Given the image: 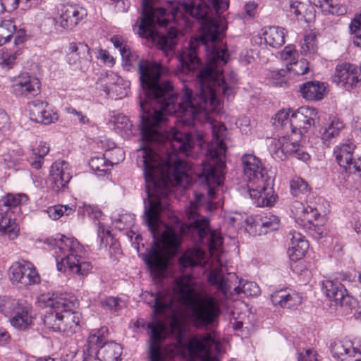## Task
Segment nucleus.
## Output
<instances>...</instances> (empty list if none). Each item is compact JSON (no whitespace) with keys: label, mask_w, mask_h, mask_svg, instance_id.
<instances>
[{"label":"nucleus","mask_w":361,"mask_h":361,"mask_svg":"<svg viewBox=\"0 0 361 361\" xmlns=\"http://www.w3.org/2000/svg\"><path fill=\"white\" fill-rule=\"evenodd\" d=\"M228 0H142V16L133 25L142 38L157 43L168 55L177 43L178 30L171 27L166 34L159 29L182 16L181 9L201 22L200 39H191L177 58L183 73H189L200 66L197 49L202 44L207 51V62L198 74L200 90L195 95L184 85L180 102L168 80L161 79L163 68L157 62L139 60L126 51L122 56L126 66L137 61L145 102H140L141 130L143 147L137 151V164L143 168L147 198L145 200H168L172 186L186 188L192 183L191 170L178 156L188 155L192 147L190 134L177 128L179 122L190 123L197 110L209 105L216 108L221 94L230 99L233 97L237 75L223 76L222 66L229 55L222 39L227 23L220 14L228 9Z\"/></svg>","instance_id":"f257e3e1"},{"label":"nucleus","mask_w":361,"mask_h":361,"mask_svg":"<svg viewBox=\"0 0 361 361\" xmlns=\"http://www.w3.org/2000/svg\"><path fill=\"white\" fill-rule=\"evenodd\" d=\"M145 299L156 317L170 318L169 331L178 338L180 345L178 347L169 344L161 348L159 342L169 334L166 325L159 321L147 324L151 334V361H165L176 356L180 351L185 353V356L191 360L218 361L212 353L219 352L221 345L210 334H197L191 337L187 343H181L184 336L183 311L169 290L159 291L156 294L148 293Z\"/></svg>","instance_id":"f03ea898"},{"label":"nucleus","mask_w":361,"mask_h":361,"mask_svg":"<svg viewBox=\"0 0 361 361\" xmlns=\"http://www.w3.org/2000/svg\"><path fill=\"white\" fill-rule=\"evenodd\" d=\"M216 108L209 110V105L203 106L202 108L197 110V115L190 123L179 122L184 126H191L196 121L205 123L212 129L213 139L207 145V161L203 163L201 173H197L198 178H203L208 188V194L213 198L215 194L214 187L219 186L224 181V169L225 163L222 156L226 152L224 139L226 135V126L214 120L212 115L220 109V99H216Z\"/></svg>","instance_id":"7ed1b4c3"},{"label":"nucleus","mask_w":361,"mask_h":361,"mask_svg":"<svg viewBox=\"0 0 361 361\" xmlns=\"http://www.w3.org/2000/svg\"><path fill=\"white\" fill-rule=\"evenodd\" d=\"M176 290L181 302L188 308V317L197 328H204L214 323L220 316L223 300L217 295H201L195 289L189 274L176 279Z\"/></svg>","instance_id":"20e7f679"},{"label":"nucleus","mask_w":361,"mask_h":361,"mask_svg":"<svg viewBox=\"0 0 361 361\" xmlns=\"http://www.w3.org/2000/svg\"><path fill=\"white\" fill-rule=\"evenodd\" d=\"M243 176L247 181V193L255 200L257 207H271L276 201L270 184L267 170L261 160L253 154H245L241 157Z\"/></svg>","instance_id":"39448f33"},{"label":"nucleus","mask_w":361,"mask_h":361,"mask_svg":"<svg viewBox=\"0 0 361 361\" xmlns=\"http://www.w3.org/2000/svg\"><path fill=\"white\" fill-rule=\"evenodd\" d=\"M48 242L53 246L59 271L65 272L68 269L80 276L90 273L92 265L85 259V250L76 239L61 235L58 239L48 240Z\"/></svg>","instance_id":"423d86ee"},{"label":"nucleus","mask_w":361,"mask_h":361,"mask_svg":"<svg viewBox=\"0 0 361 361\" xmlns=\"http://www.w3.org/2000/svg\"><path fill=\"white\" fill-rule=\"evenodd\" d=\"M75 307L66 306L47 312L43 319L44 326L54 332H63L68 336L75 334L80 329L81 315L73 311Z\"/></svg>","instance_id":"0eeeda50"},{"label":"nucleus","mask_w":361,"mask_h":361,"mask_svg":"<svg viewBox=\"0 0 361 361\" xmlns=\"http://www.w3.org/2000/svg\"><path fill=\"white\" fill-rule=\"evenodd\" d=\"M301 133L295 134V137L282 136L273 139L270 143V150L277 158L283 159L286 155H293L294 157L303 161H307L310 156L306 152L300 144Z\"/></svg>","instance_id":"6e6552de"},{"label":"nucleus","mask_w":361,"mask_h":361,"mask_svg":"<svg viewBox=\"0 0 361 361\" xmlns=\"http://www.w3.org/2000/svg\"><path fill=\"white\" fill-rule=\"evenodd\" d=\"M54 25L66 30H73L87 16V10L77 4H61L56 6Z\"/></svg>","instance_id":"1a4fd4ad"},{"label":"nucleus","mask_w":361,"mask_h":361,"mask_svg":"<svg viewBox=\"0 0 361 361\" xmlns=\"http://www.w3.org/2000/svg\"><path fill=\"white\" fill-rule=\"evenodd\" d=\"M361 72L355 65L344 63L336 66L332 80L346 90L357 87L361 82Z\"/></svg>","instance_id":"9d476101"},{"label":"nucleus","mask_w":361,"mask_h":361,"mask_svg":"<svg viewBox=\"0 0 361 361\" xmlns=\"http://www.w3.org/2000/svg\"><path fill=\"white\" fill-rule=\"evenodd\" d=\"M12 92L18 97L31 98L39 92V79L27 73H22L11 80Z\"/></svg>","instance_id":"9b49d317"},{"label":"nucleus","mask_w":361,"mask_h":361,"mask_svg":"<svg viewBox=\"0 0 361 361\" xmlns=\"http://www.w3.org/2000/svg\"><path fill=\"white\" fill-rule=\"evenodd\" d=\"M355 145L350 141L341 143L334 148V153L339 166L349 173L357 175L361 173V157L353 160V153Z\"/></svg>","instance_id":"f8f14e48"},{"label":"nucleus","mask_w":361,"mask_h":361,"mask_svg":"<svg viewBox=\"0 0 361 361\" xmlns=\"http://www.w3.org/2000/svg\"><path fill=\"white\" fill-rule=\"evenodd\" d=\"M317 111L312 107H301L293 112L290 116V135L287 137H295V134H300L301 138L304 133L312 127L314 123Z\"/></svg>","instance_id":"ddd939ff"},{"label":"nucleus","mask_w":361,"mask_h":361,"mask_svg":"<svg viewBox=\"0 0 361 361\" xmlns=\"http://www.w3.org/2000/svg\"><path fill=\"white\" fill-rule=\"evenodd\" d=\"M72 178L70 164L65 160H57L50 169V187L56 192L63 190Z\"/></svg>","instance_id":"4468645a"},{"label":"nucleus","mask_w":361,"mask_h":361,"mask_svg":"<svg viewBox=\"0 0 361 361\" xmlns=\"http://www.w3.org/2000/svg\"><path fill=\"white\" fill-rule=\"evenodd\" d=\"M332 356L341 361H361V348L348 339L335 340L330 344Z\"/></svg>","instance_id":"2eb2a0df"},{"label":"nucleus","mask_w":361,"mask_h":361,"mask_svg":"<svg viewBox=\"0 0 361 361\" xmlns=\"http://www.w3.org/2000/svg\"><path fill=\"white\" fill-rule=\"evenodd\" d=\"M91 59L89 47L82 42H71L68 44L66 61L75 68L83 70Z\"/></svg>","instance_id":"dca6fc26"},{"label":"nucleus","mask_w":361,"mask_h":361,"mask_svg":"<svg viewBox=\"0 0 361 361\" xmlns=\"http://www.w3.org/2000/svg\"><path fill=\"white\" fill-rule=\"evenodd\" d=\"M290 209L296 223L305 228H310L320 216L317 207L299 201H295Z\"/></svg>","instance_id":"f3484780"},{"label":"nucleus","mask_w":361,"mask_h":361,"mask_svg":"<svg viewBox=\"0 0 361 361\" xmlns=\"http://www.w3.org/2000/svg\"><path fill=\"white\" fill-rule=\"evenodd\" d=\"M38 302L52 310L62 309L63 307H76L78 301L75 296L67 293H44L38 297Z\"/></svg>","instance_id":"a211bd4d"},{"label":"nucleus","mask_w":361,"mask_h":361,"mask_svg":"<svg viewBox=\"0 0 361 361\" xmlns=\"http://www.w3.org/2000/svg\"><path fill=\"white\" fill-rule=\"evenodd\" d=\"M107 333L108 329L106 327H102L91 331L87 344L83 347L82 352L85 361H91L92 356L96 355V352L99 350L100 346L104 343H107Z\"/></svg>","instance_id":"6ab92c4d"},{"label":"nucleus","mask_w":361,"mask_h":361,"mask_svg":"<svg viewBox=\"0 0 361 361\" xmlns=\"http://www.w3.org/2000/svg\"><path fill=\"white\" fill-rule=\"evenodd\" d=\"M104 82L102 84V90L110 97L121 99L128 94L126 82L116 73H107Z\"/></svg>","instance_id":"aec40b11"},{"label":"nucleus","mask_w":361,"mask_h":361,"mask_svg":"<svg viewBox=\"0 0 361 361\" xmlns=\"http://www.w3.org/2000/svg\"><path fill=\"white\" fill-rule=\"evenodd\" d=\"M27 201L28 197L25 194H8L0 200V214L8 213L20 217L21 206Z\"/></svg>","instance_id":"412c9836"},{"label":"nucleus","mask_w":361,"mask_h":361,"mask_svg":"<svg viewBox=\"0 0 361 361\" xmlns=\"http://www.w3.org/2000/svg\"><path fill=\"white\" fill-rule=\"evenodd\" d=\"M32 308L27 304H23L9 318L11 325L18 331H26L32 327L34 322Z\"/></svg>","instance_id":"4be33fe9"},{"label":"nucleus","mask_w":361,"mask_h":361,"mask_svg":"<svg viewBox=\"0 0 361 361\" xmlns=\"http://www.w3.org/2000/svg\"><path fill=\"white\" fill-rule=\"evenodd\" d=\"M208 262L205 251L200 248H190L187 250L179 257V266L182 272L187 268L195 266H203Z\"/></svg>","instance_id":"5701e85b"},{"label":"nucleus","mask_w":361,"mask_h":361,"mask_svg":"<svg viewBox=\"0 0 361 361\" xmlns=\"http://www.w3.org/2000/svg\"><path fill=\"white\" fill-rule=\"evenodd\" d=\"M271 300L274 305L283 308H295L302 302L301 295L295 291L280 290L271 295Z\"/></svg>","instance_id":"b1692460"},{"label":"nucleus","mask_w":361,"mask_h":361,"mask_svg":"<svg viewBox=\"0 0 361 361\" xmlns=\"http://www.w3.org/2000/svg\"><path fill=\"white\" fill-rule=\"evenodd\" d=\"M290 246L288 250V254L290 260L296 262L302 259L309 249V243L301 233L291 232Z\"/></svg>","instance_id":"393cba45"},{"label":"nucleus","mask_w":361,"mask_h":361,"mask_svg":"<svg viewBox=\"0 0 361 361\" xmlns=\"http://www.w3.org/2000/svg\"><path fill=\"white\" fill-rule=\"evenodd\" d=\"M30 114L37 122L48 125L58 120V115L43 102H35L30 106Z\"/></svg>","instance_id":"a878e982"},{"label":"nucleus","mask_w":361,"mask_h":361,"mask_svg":"<svg viewBox=\"0 0 361 361\" xmlns=\"http://www.w3.org/2000/svg\"><path fill=\"white\" fill-rule=\"evenodd\" d=\"M286 32L284 28L278 26L263 28L262 38L266 44L273 48L281 47L285 43Z\"/></svg>","instance_id":"bb28decb"},{"label":"nucleus","mask_w":361,"mask_h":361,"mask_svg":"<svg viewBox=\"0 0 361 361\" xmlns=\"http://www.w3.org/2000/svg\"><path fill=\"white\" fill-rule=\"evenodd\" d=\"M303 98L310 101H319L324 98L326 93V85L318 81H309L300 87Z\"/></svg>","instance_id":"cd10ccee"},{"label":"nucleus","mask_w":361,"mask_h":361,"mask_svg":"<svg viewBox=\"0 0 361 361\" xmlns=\"http://www.w3.org/2000/svg\"><path fill=\"white\" fill-rule=\"evenodd\" d=\"M0 235L6 236L11 240L16 239L20 231L16 219L20 217L8 213L0 214Z\"/></svg>","instance_id":"c85d7f7f"},{"label":"nucleus","mask_w":361,"mask_h":361,"mask_svg":"<svg viewBox=\"0 0 361 361\" xmlns=\"http://www.w3.org/2000/svg\"><path fill=\"white\" fill-rule=\"evenodd\" d=\"M122 354L121 346L115 342L104 343L92 359L101 361H117Z\"/></svg>","instance_id":"c756f323"},{"label":"nucleus","mask_w":361,"mask_h":361,"mask_svg":"<svg viewBox=\"0 0 361 361\" xmlns=\"http://www.w3.org/2000/svg\"><path fill=\"white\" fill-rule=\"evenodd\" d=\"M27 269H29V262L21 260L12 264L8 269V276L13 285L20 288L24 287V277Z\"/></svg>","instance_id":"7c9ffc66"},{"label":"nucleus","mask_w":361,"mask_h":361,"mask_svg":"<svg viewBox=\"0 0 361 361\" xmlns=\"http://www.w3.org/2000/svg\"><path fill=\"white\" fill-rule=\"evenodd\" d=\"M322 290L329 300H333L335 303L343 296L347 290L343 284L339 281L331 280H326L323 281Z\"/></svg>","instance_id":"2f4dec72"},{"label":"nucleus","mask_w":361,"mask_h":361,"mask_svg":"<svg viewBox=\"0 0 361 361\" xmlns=\"http://www.w3.org/2000/svg\"><path fill=\"white\" fill-rule=\"evenodd\" d=\"M21 54L22 51L20 48L0 49V66L3 68H11Z\"/></svg>","instance_id":"473e14b6"},{"label":"nucleus","mask_w":361,"mask_h":361,"mask_svg":"<svg viewBox=\"0 0 361 361\" xmlns=\"http://www.w3.org/2000/svg\"><path fill=\"white\" fill-rule=\"evenodd\" d=\"M317 51V41L316 35L310 32L305 35L301 44L300 52L307 56H313Z\"/></svg>","instance_id":"72a5a7b5"},{"label":"nucleus","mask_w":361,"mask_h":361,"mask_svg":"<svg viewBox=\"0 0 361 361\" xmlns=\"http://www.w3.org/2000/svg\"><path fill=\"white\" fill-rule=\"evenodd\" d=\"M289 78L288 70L286 68L270 71L267 75L269 83L276 87L286 85Z\"/></svg>","instance_id":"f704fd0d"},{"label":"nucleus","mask_w":361,"mask_h":361,"mask_svg":"<svg viewBox=\"0 0 361 361\" xmlns=\"http://www.w3.org/2000/svg\"><path fill=\"white\" fill-rule=\"evenodd\" d=\"M240 285L234 288L235 294L243 293L245 296L252 297L257 296L260 293V289L258 285L252 281H239Z\"/></svg>","instance_id":"c9c22d12"},{"label":"nucleus","mask_w":361,"mask_h":361,"mask_svg":"<svg viewBox=\"0 0 361 361\" xmlns=\"http://www.w3.org/2000/svg\"><path fill=\"white\" fill-rule=\"evenodd\" d=\"M288 70V75L302 76L308 74L310 72V66L309 62L306 59H300L295 62H290L286 66Z\"/></svg>","instance_id":"e433bc0d"},{"label":"nucleus","mask_w":361,"mask_h":361,"mask_svg":"<svg viewBox=\"0 0 361 361\" xmlns=\"http://www.w3.org/2000/svg\"><path fill=\"white\" fill-rule=\"evenodd\" d=\"M23 303L20 302L16 299H12L7 297L0 298V312H1L6 317L9 318L17 311Z\"/></svg>","instance_id":"4c0bfd02"},{"label":"nucleus","mask_w":361,"mask_h":361,"mask_svg":"<svg viewBox=\"0 0 361 361\" xmlns=\"http://www.w3.org/2000/svg\"><path fill=\"white\" fill-rule=\"evenodd\" d=\"M290 111L288 110H281L273 117V125L276 128L284 129L290 130Z\"/></svg>","instance_id":"58836bf2"},{"label":"nucleus","mask_w":361,"mask_h":361,"mask_svg":"<svg viewBox=\"0 0 361 361\" xmlns=\"http://www.w3.org/2000/svg\"><path fill=\"white\" fill-rule=\"evenodd\" d=\"M90 166L92 171L99 173H106L112 166L106 154L102 157L96 156L92 157L90 162Z\"/></svg>","instance_id":"ea45409f"},{"label":"nucleus","mask_w":361,"mask_h":361,"mask_svg":"<svg viewBox=\"0 0 361 361\" xmlns=\"http://www.w3.org/2000/svg\"><path fill=\"white\" fill-rule=\"evenodd\" d=\"M16 30V26L11 20H4L0 23V47L10 40Z\"/></svg>","instance_id":"a19ab883"},{"label":"nucleus","mask_w":361,"mask_h":361,"mask_svg":"<svg viewBox=\"0 0 361 361\" xmlns=\"http://www.w3.org/2000/svg\"><path fill=\"white\" fill-rule=\"evenodd\" d=\"M290 187L292 195L295 197L305 195L310 190L307 183L300 177L293 178L290 182Z\"/></svg>","instance_id":"79ce46f5"},{"label":"nucleus","mask_w":361,"mask_h":361,"mask_svg":"<svg viewBox=\"0 0 361 361\" xmlns=\"http://www.w3.org/2000/svg\"><path fill=\"white\" fill-rule=\"evenodd\" d=\"M257 225L264 228V233L269 231H274L279 228V219L277 216L269 214L260 218Z\"/></svg>","instance_id":"37998d69"},{"label":"nucleus","mask_w":361,"mask_h":361,"mask_svg":"<svg viewBox=\"0 0 361 361\" xmlns=\"http://www.w3.org/2000/svg\"><path fill=\"white\" fill-rule=\"evenodd\" d=\"M111 220L118 229L123 230L133 224L134 218L130 214L114 213L111 215Z\"/></svg>","instance_id":"c03bdc74"},{"label":"nucleus","mask_w":361,"mask_h":361,"mask_svg":"<svg viewBox=\"0 0 361 361\" xmlns=\"http://www.w3.org/2000/svg\"><path fill=\"white\" fill-rule=\"evenodd\" d=\"M336 305H339L346 314L352 313L353 310H356L358 305L357 300L350 295L348 290L343 294V296L338 300Z\"/></svg>","instance_id":"a18cd8bd"},{"label":"nucleus","mask_w":361,"mask_h":361,"mask_svg":"<svg viewBox=\"0 0 361 361\" xmlns=\"http://www.w3.org/2000/svg\"><path fill=\"white\" fill-rule=\"evenodd\" d=\"M24 287L27 288L30 286L38 284L40 283L41 279L35 267L29 262V269H27L24 277Z\"/></svg>","instance_id":"49530a36"},{"label":"nucleus","mask_w":361,"mask_h":361,"mask_svg":"<svg viewBox=\"0 0 361 361\" xmlns=\"http://www.w3.org/2000/svg\"><path fill=\"white\" fill-rule=\"evenodd\" d=\"M105 154L111 166L117 164L119 161L124 159L123 151L121 148L116 147L114 142L109 145V149L106 150Z\"/></svg>","instance_id":"de8ad7c7"},{"label":"nucleus","mask_w":361,"mask_h":361,"mask_svg":"<svg viewBox=\"0 0 361 361\" xmlns=\"http://www.w3.org/2000/svg\"><path fill=\"white\" fill-rule=\"evenodd\" d=\"M306 5L300 1L296 0H289L288 6H286V10L290 15H294L295 17L299 18L301 16L304 18V11L305 10Z\"/></svg>","instance_id":"09e8293b"},{"label":"nucleus","mask_w":361,"mask_h":361,"mask_svg":"<svg viewBox=\"0 0 361 361\" xmlns=\"http://www.w3.org/2000/svg\"><path fill=\"white\" fill-rule=\"evenodd\" d=\"M72 212V209L67 206L59 205L49 207L47 209V214L49 216L56 220L63 216L65 213L66 215H69Z\"/></svg>","instance_id":"8fccbe9b"},{"label":"nucleus","mask_w":361,"mask_h":361,"mask_svg":"<svg viewBox=\"0 0 361 361\" xmlns=\"http://www.w3.org/2000/svg\"><path fill=\"white\" fill-rule=\"evenodd\" d=\"M121 303V300L114 297H108L101 302L102 307L114 312H118L121 309L123 304Z\"/></svg>","instance_id":"3c124183"},{"label":"nucleus","mask_w":361,"mask_h":361,"mask_svg":"<svg viewBox=\"0 0 361 361\" xmlns=\"http://www.w3.org/2000/svg\"><path fill=\"white\" fill-rule=\"evenodd\" d=\"M319 134L322 144L326 147H329L331 144L335 142L336 139L334 134L331 132V129L329 130L325 126L319 129Z\"/></svg>","instance_id":"603ef678"},{"label":"nucleus","mask_w":361,"mask_h":361,"mask_svg":"<svg viewBox=\"0 0 361 361\" xmlns=\"http://www.w3.org/2000/svg\"><path fill=\"white\" fill-rule=\"evenodd\" d=\"M114 125L117 129L121 130H130L133 126L129 118L123 114H118L114 118Z\"/></svg>","instance_id":"864d4df0"},{"label":"nucleus","mask_w":361,"mask_h":361,"mask_svg":"<svg viewBox=\"0 0 361 361\" xmlns=\"http://www.w3.org/2000/svg\"><path fill=\"white\" fill-rule=\"evenodd\" d=\"M326 128L331 129V132L334 134L336 137H338L341 132L344 129L345 125L340 119L334 118L329 123L325 125Z\"/></svg>","instance_id":"5fc2aeb1"},{"label":"nucleus","mask_w":361,"mask_h":361,"mask_svg":"<svg viewBox=\"0 0 361 361\" xmlns=\"http://www.w3.org/2000/svg\"><path fill=\"white\" fill-rule=\"evenodd\" d=\"M110 231L106 228L104 224L98 222L97 236L100 241V245L106 246L108 239L111 237Z\"/></svg>","instance_id":"6e6d98bb"},{"label":"nucleus","mask_w":361,"mask_h":361,"mask_svg":"<svg viewBox=\"0 0 361 361\" xmlns=\"http://www.w3.org/2000/svg\"><path fill=\"white\" fill-rule=\"evenodd\" d=\"M65 111L68 114L74 116L75 118V120L77 119L80 124L83 125L90 123L89 118L85 114L71 106L66 107Z\"/></svg>","instance_id":"4d7b16f0"},{"label":"nucleus","mask_w":361,"mask_h":361,"mask_svg":"<svg viewBox=\"0 0 361 361\" xmlns=\"http://www.w3.org/2000/svg\"><path fill=\"white\" fill-rule=\"evenodd\" d=\"M329 7H326L324 10V12L331 13L332 15L343 16L346 13V7L341 4H334L332 1L330 0Z\"/></svg>","instance_id":"13d9d810"},{"label":"nucleus","mask_w":361,"mask_h":361,"mask_svg":"<svg viewBox=\"0 0 361 361\" xmlns=\"http://www.w3.org/2000/svg\"><path fill=\"white\" fill-rule=\"evenodd\" d=\"M297 51L293 45H287L283 51L280 52L281 58L284 61H290V62L295 59Z\"/></svg>","instance_id":"bf43d9fd"},{"label":"nucleus","mask_w":361,"mask_h":361,"mask_svg":"<svg viewBox=\"0 0 361 361\" xmlns=\"http://www.w3.org/2000/svg\"><path fill=\"white\" fill-rule=\"evenodd\" d=\"M298 361H319L318 354L312 349H307L298 355Z\"/></svg>","instance_id":"052dcab7"},{"label":"nucleus","mask_w":361,"mask_h":361,"mask_svg":"<svg viewBox=\"0 0 361 361\" xmlns=\"http://www.w3.org/2000/svg\"><path fill=\"white\" fill-rule=\"evenodd\" d=\"M111 42L113 43L114 46L118 49L121 56H126V51L129 49V47L126 45L124 40L118 37L114 36L111 39Z\"/></svg>","instance_id":"680f3d73"},{"label":"nucleus","mask_w":361,"mask_h":361,"mask_svg":"<svg viewBox=\"0 0 361 361\" xmlns=\"http://www.w3.org/2000/svg\"><path fill=\"white\" fill-rule=\"evenodd\" d=\"M49 145L47 142L41 141L37 147L32 149V152H33V154H37L44 159V157L49 153Z\"/></svg>","instance_id":"e2e57ef3"},{"label":"nucleus","mask_w":361,"mask_h":361,"mask_svg":"<svg viewBox=\"0 0 361 361\" xmlns=\"http://www.w3.org/2000/svg\"><path fill=\"white\" fill-rule=\"evenodd\" d=\"M97 59L101 60L104 63L111 67L115 63V60L112 56L110 55L108 51L104 49H99L97 56Z\"/></svg>","instance_id":"0e129e2a"},{"label":"nucleus","mask_w":361,"mask_h":361,"mask_svg":"<svg viewBox=\"0 0 361 361\" xmlns=\"http://www.w3.org/2000/svg\"><path fill=\"white\" fill-rule=\"evenodd\" d=\"M10 128V119L7 114L0 109V133H3Z\"/></svg>","instance_id":"69168bd1"},{"label":"nucleus","mask_w":361,"mask_h":361,"mask_svg":"<svg viewBox=\"0 0 361 361\" xmlns=\"http://www.w3.org/2000/svg\"><path fill=\"white\" fill-rule=\"evenodd\" d=\"M14 34V47L13 48H20L23 52V44L25 40V31L19 30L16 32H15Z\"/></svg>","instance_id":"338daca9"},{"label":"nucleus","mask_w":361,"mask_h":361,"mask_svg":"<svg viewBox=\"0 0 361 361\" xmlns=\"http://www.w3.org/2000/svg\"><path fill=\"white\" fill-rule=\"evenodd\" d=\"M4 161L8 169L14 168L18 163V159L16 157V154L14 152L6 154Z\"/></svg>","instance_id":"774afa93"}]
</instances>
